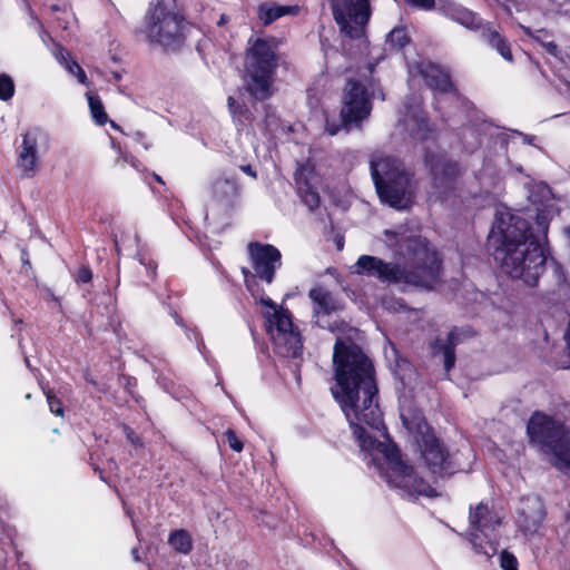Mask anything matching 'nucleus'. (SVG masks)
Returning <instances> with one entry per match:
<instances>
[{
    "label": "nucleus",
    "instance_id": "1",
    "mask_svg": "<svg viewBox=\"0 0 570 570\" xmlns=\"http://www.w3.org/2000/svg\"><path fill=\"white\" fill-rule=\"evenodd\" d=\"M333 368V397L344 413L366 464L404 498L434 497L435 490L403 461L386 433L371 360L351 338L337 337Z\"/></svg>",
    "mask_w": 570,
    "mask_h": 570
},
{
    "label": "nucleus",
    "instance_id": "2",
    "mask_svg": "<svg viewBox=\"0 0 570 570\" xmlns=\"http://www.w3.org/2000/svg\"><path fill=\"white\" fill-rule=\"evenodd\" d=\"M537 224L542 236H534L530 223L520 215L507 209L497 210L494 224L489 233V244L494 248V257L503 273L520 279L528 286H535L544 266L549 263L559 285L566 282L562 266L549 258L548 227L544 212L537 215Z\"/></svg>",
    "mask_w": 570,
    "mask_h": 570
},
{
    "label": "nucleus",
    "instance_id": "3",
    "mask_svg": "<svg viewBox=\"0 0 570 570\" xmlns=\"http://www.w3.org/2000/svg\"><path fill=\"white\" fill-rule=\"evenodd\" d=\"M247 253L254 273L248 275L249 272L243 268L245 283L255 301L261 305L266 331L275 351L282 356L295 358L301 355L303 343L289 312L265 295L255 281L258 278L268 285L273 283L276 271L282 266V253L274 245L259 242H250L247 245Z\"/></svg>",
    "mask_w": 570,
    "mask_h": 570
},
{
    "label": "nucleus",
    "instance_id": "4",
    "mask_svg": "<svg viewBox=\"0 0 570 570\" xmlns=\"http://www.w3.org/2000/svg\"><path fill=\"white\" fill-rule=\"evenodd\" d=\"M406 247L413 262L424 261L426 268H424L423 274L402 269L397 264L386 263L371 255H361L352 267L353 273L375 277L383 283L411 285L426 289L433 288L440 279V262L436 254L431 252L421 238L409 240Z\"/></svg>",
    "mask_w": 570,
    "mask_h": 570
},
{
    "label": "nucleus",
    "instance_id": "5",
    "mask_svg": "<svg viewBox=\"0 0 570 570\" xmlns=\"http://www.w3.org/2000/svg\"><path fill=\"white\" fill-rule=\"evenodd\" d=\"M370 167L381 202L397 210L407 209L416 190L414 171L403 160L383 154L374 155Z\"/></svg>",
    "mask_w": 570,
    "mask_h": 570
},
{
    "label": "nucleus",
    "instance_id": "6",
    "mask_svg": "<svg viewBox=\"0 0 570 570\" xmlns=\"http://www.w3.org/2000/svg\"><path fill=\"white\" fill-rule=\"evenodd\" d=\"M400 415L404 428L412 436L431 473L438 476L453 473L454 469L448 450L435 438L421 411L410 404L402 403Z\"/></svg>",
    "mask_w": 570,
    "mask_h": 570
},
{
    "label": "nucleus",
    "instance_id": "7",
    "mask_svg": "<svg viewBox=\"0 0 570 570\" xmlns=\"http://www.w3.org/2000/svg\"><path fill=\"white\" fill-rule=\"evenodd\" d=\"M527 432L530 441L550 456L553 466L570 475V431L550 416L537 412L530 417Z\"/></svg>",
    "mask_w": 570,
    "mask_h": 570
},
{
    "label": "nucleus",
    "instance_id": "8",
    "mask_svg": "<svg viewBox=\"0 0 570 570\" xmlns=\"http://www.w3.org/2000/svg\"><path fill=\"white\" fill-rule=\"evenodd\" d=\"M278 41L257 38L250 42L246 53V87L257 99L272 95L274 72L279 62Z\"/></svg>",
    "mask_w": 570,
    "mask_h": 570
},
{
    "label": "nucleus",
    "instance_id": "9",
    "mask_svg": "<svg viewBox=\"0 0 570 570\" xmlns=\"http://www.w3.org/2000/svg\"><path fill=\"white\" fill-rule=\"evenodd\" d=\"M503 515L488 502L470 507L466 538L476 553L492 558L499 548Z\"/></svg>",
    "mask_w": 570,
    "mask_h": 570
},
{
    "label": "nucleus",
    "instance_id": "10",
    "mask_svg": "<svg viewBox=\"0 0 570 570\" xmlns=\"http://www.w3.org/2000/svg\"><path fill=\"white\" fill-rule=\"evenodd\" d=\"M374 96V82L365 75L361 79H350L342 96V126L327 125L326 130L334 136L340 129H348L368 117L372 110L371 97Z\"/></svg>",
    "mask_w": 570,
    "mask_h": 570
},
{
    "label": "nucleus",
    "instance_id": "11",
    "mask_svg": "<svg viewBox=\"0 0 570 570\" xmlns=\"http://www.w3.org/2000/svg\"><path fill=\"white\" fill-rule=\"evenodd\" d=\"M142 32L151 42L171 48L181 41L183 19L178 13L168 10L165 3L158 2L148 10Z\"/></svg>",
    "mask_w": 570,
    "mask_h": 570
},
{
    "label": "nucleus",
    "instance_id": "12",
    "mask_svg": "<svg viewBox=\"0 0 570 570\" xmlns=\"http://www.w3.org/2000/svg\"><path fill=\"white\" fill-rule=\"evenodd\" d=\"M330 2L341 32L350 38L362 37L372 14L370 0H330Z\"/></svg>",
    "mask_w": 570,
    "mask_h": 570
},
{
    "label": "nucleus",
    "instance_id": "13",
    "mask_svg": "<svg viewBox=\"0 0 570 570\" xmlns=\"http://www.w3.org/2000/svg\"><path fill=\"white\" fill-rule=\"evenodd\" d=\"M295 180L303 202L311 209L317 207L320 205L317 186L321 178L316 173V165L312 158H308L306 163L298 164L295 173Z\"/></svg>",
    "mask_w": 570,
    "mask_h": 570
},
{
    "label": "nucleus",
    "instance_id": "14",
    "mask_svg": "<svg viewBox=\"0 0 570 570\" xmlns=\"http://www.w3.org/2000/svg\"><path fill=\"white\" fill-rule=\"evenodd\" d=\"M426 166H429L432 175V190L430 197L442 198L445 191L452 187L455 177L459 175L458 164L433 157L425 159Z\"/></svg>",
    "mask_w": 570,
    "mask_h": 570
},
{
    "label": "nucleus",
    "instance_id": "15",
    "mask_svg": "<svg viewBox=\"0 0 570 570\" xmlns=\"http://www.w3.org/2000/svg\"><path fill=\"white\" fill-rule=\"evenodd\" d=\"M308 296L313 303L315 323L322 328L333 331L332 324L327 317L338 308L336 299L323 287L312 288Z\"/></svg>",
    "mask_w": 570,
    "mask_h": 570
},
{
    "label": "nucleus",
    "instance_id": "16",
    "mask_svg": "<svg viewBox=\"0 0 570 570\" xmlns=\"http://www.w3.org/2000/svg\"><path fill=\"white\" fill-rule=\"evenodd\" d=\"M544 518L542 501L537 495H528L522 499L519 525L524 531H534Z\"/></svg>",
    "mask_w": 570,
    "mask_h": 570
},
{
    "label": "nucleus",
    "instance_id": "17",
    "mask_svg": "<svg viewBox=\"0 0 570 570\" xmlns=\"http://www.w3.org/2000/svg\"><path fill=\"white\" fill-rule=\"evenodd\" d=\"M402 127L407 131L404 138L415 140L433 139L434 128L429 124L424 114L414 108L410 110L403 119Z\"/></svg>",
    "mask_w": 570,
    "mask_h": 570
},
{
    "label": "nucleus",
    "instance_id": "18",
    "mask_svg": "<svg viewBox=\"0 0 570 570\" xmlns=\"http://www.w3.org/2000/svg\"><path fill=\"white\" fill-rule=\"evenodd\" d=\"M213 197L225 207H234L240 196V186L234 178H217L212 185Z\"/></svg>",
    "mask_w": 570,
    "mask_h": 570
},
{
    "label": "nucleus",
    "instance_id": "19",
    "mask_svg": "<svg viewBox=\"0 0 570 570\" xmlns=\"http://www.w3.org/2000/svg\"><path fill=\"white\" fill-rule=\"evenodd\" d=\"M421 73L431 88L441 92H450L453 90V83L449 73L441 67L429 63L421 69Z\"/></svg>",
    "mask_w": 570,
    "mask_h": 570
},
{
    "label": "nucleus",
    "instance_id": "20",
    "mask_svg": "<svg viewBox=\"0 0 570 570\" xmlns=\"http://www.w3.org/2000/svg\"><path fill=\"white\" fill-rule=\"evenodd\" d=\"M36 145H20L17 151V168L24 177H32L39 165V155Z\"/></svg>",
    "mask_w": 570,
    "mask_h": 570
},
{
    "label": "nucleus",
    "instance_id": "21",
    "mask_svg": "<svg viewBox=\"0 0 570 570\" xmlns=\"http://www.w3.org/2000/svg\"><path fill=\"white\" fill-rule=\"evenodd\" d=\"M298 12L297 6H281L276 3H264L258 7V17L264 24H269L284 16H294Z\"/></svg>",
    "mask_w": 570,
    "mask_h": 570
},
{
    "label": "nucleus",
    "instance_id": "22",
    "mask_svg": "<svg viewBox=\"0 0 570 570\" xmlns=\"http://www.w3.org/2000/svg\"><path fill=\"white\" fill-rule=\"evenodd\" d=\"M442 10L445 16L455 20L466 28H476L478 22L473 12L469 11L465 8H462L453 2H448L442 7Z\"/></svg>",
    "mask_w": 570,
    "mask_h": 570
},
{
    "label": "nucleus",
    "instance_id": "23",
    "mask_svg": "<svg viewBox=\"0 0 570 570\" xmlns=\"http://www.w3.org/2000/svg\"><path fill=\"white\" fill-rule=\"evenodd\" d=\"M168 543L175 551L187 554L193 549V540L188 531L184 529L171 531L168 537Z\"/></svg>",
    "mask_w": 570,
    "mask_h": 570
},
{
    "label": "nucleus",
    "instance_id": "24",
    "mask_svg": "<svg viewBox=\"0 0 570 570\" xmlns=\"http://www.w3.org/2000/svg\"><path fill=\"white\" fill-rule=\"evenodd\" d=\"M488 136H489V139H492L497 142H509L511 140L512 141L528 140L527 136L520 131L500 128V127H495V126H490L488 128Z\"/></svg>",
    "mask_w": 570,
    "mask_h": 570
},
{
    "label": "nucleus",
    "instance_id": "25",
    "mask_svg": "<svg viewBox=\"0 0 570 570\" xmlns=\"http://www.w3.org/2000/svg\"><path fill=\"white\" fill-rule=\"evenodd\" d=\"M485 35L489 43L502 56L503 59L511 62L513 58L505 39L502 38L497 30L492 29H489Z\"/></svg>",
    "mask_w": 570,
    "mask_h": 570
},
{
    "label": "nucleus",
    "instance_id": "26",
    "mask_svg": "<svg viewBox=\"0 0 570 570\" xmlns=\"http://www.w3.org/2000/svg\"><path fill=\"white\" fill-rule=\"evenodd\" d=\"M415 238H420V236H415ZM411 239H414V237H410V238L404 239V244L402 245V247L405 248V252L401 250V254H404V256L406 258L407 266L406 267H401V268L402 269H406V271H414L417 274H423L424 268H426V265L424 264V261L421 259L419 262L417 261L413 262L411 254H409L406 245L409 244V240H411ZM421 239H422V237H421ZM423 240L426 243L428 248L431 252L435 253L436 256H439V254L430 246V244L426 242V239L423 238ZM438 258H440V257H438ZM439 262L441 263V259H439Z\"/></svg>",
    "mask_w": 570,
    "mask_h": 570
},
{
    "label": "nucleus",
    "instance_id": "27",
    "mask_svg": "<svg viewBox=\"0 0 570 570\" xmlns=\"http://www.w3.org/2000/svg\"><path fill=\"white\" fill-rule=\"evenodd\" d=\"M458 336L459 332L456 330L450 332L448 335V344L442 347L444 368L446 372H449L455 363L454 346L458 343Z\"/></svg>",
    "mask_w": 570,
    "mask_h": 570
},
{
    "label": "nucleus",
    "instance_id": "28",
    "mask_svg": "<svg viewBox=\"0 0 570 570\" xmlns=\"http://www.w3.org/2000/svg\"><path fill=\"white\" fill-rule=\"evenodd\" d=\"M87 99L92 118L98 125H104L108 120V116L105 112L101 100L92 94H87Z\"/></svg>",
    "mask_w": 570,
    "mask_h": 570
},
{
    "label": "nucleus",
    "instance_id": "29",
    "mask_svg": "<svg viewBox=\"0 0 570 570\" xmlns=\"http://www.w3.org/2000/svg\"><path fill=\"white\" fill-rule=\"evenodd\" d=\"M409 36L403 28H394L386 37V45L391 50H400L409 43Z\"/></svg>",
    "mask_w": 570,
    "mask_h": 570
},
{
    "label": "nucleus",
    "instance_id": "30",
    "mask_svg": "<svg viewBox=\"0 0 570 570\" xmlns=\"http://www.w3.org/2000/svg\"><path fill=\"white\" fill-rule=\"evenodd\" d=\"M228 108L237 126L242 125L244 120H249L248 111L233 97H228Z\"/></svg>",
    "mask_w": 570,
    "mask_h": 570
},
{
    "label": "nucleus",
    "instance_id": "31",
    "mask_svg": "<svg viewBox=\"0 0 570 570\" xmlns=\"http://www.w3.org/2000/svg\"><path fill=\"white\" fill-rule=\"evenodd\" d=\"M14 95V82L7 73L0 75V100L8 101Z\"/></svg>",
    "mask_w": 570,
    "mask_h": 570
},
{
    "label": "nucleus",
    "instance_id": "32",
    "mask_svg": "<svg viewBox=\"0 0 570 570\" xmlns=\"http://www.w3.org/2000/svg\"><path fill=\"white\" fill-rule=\"evenodd\" d=\"M563 341L566 347L560 358L556 362V365L560 368H568L570 366V320L563 334Z\"/></svg>",
    "mask_w": 570,
    "mask_h": 570
},
{
    "label": "nucleus",
    "instance_id": "33",
    "mask_svg": "<svg viewBox=\"0 0 570 570\" xmlns=\"http://www.w3.org/2000/svg\"><path fill=\"white\" fill-rule=\"evenodd\" d=\"M135 257L146 267L147 274L153 278L156 274V264L140 248H137Z\"/></svg>",
    "mask_w": 570,
    "mask_h": 570
},
{
    "label": "nucleus",
    "instance_id": "34",
    "mask_svg": "<svg viewBox=\"0 0 570 570\" xmlns=\"http://www.w3.org/2000/svg\"><path fill=\"white\" fill-rule=\"evenodd\" d=\"M500 567L503 570H518V560L512 553L502 551L500 554Z\"/></svg>",
    "mask_w": 570,
    "mask_h": 570
},
{
    "label": "nucleus",
    "instance_id": "35",
    "mask_svg": "<svg viewBox=\"0 0 570 570\" xmlns=\"http://www.w3.org/2000/svg\"><path fill=\"white\" fill-rule=\"evenodd\" d=\"M46 396L50 412L58 416H63V407L60 400H58L50 391L46 392Z\"/></svg>",
    "mask_w": 570,
    "mask_h": 570
},
{
    "label": "nucleus",
    "instance_id": "36",
    "mask_svg": "<svg viewBox=\"0 0 570 570\" xmlns=\"http://www.w3.org/2000/svg\"><path fill=\"white\" fill-rule=\"evenodd\" d=\"M225 435H226V440L228 442V445L232 450H234L235 452H240L244 448L243 445V442L238 439V436L236 435V433L233 431V430H227L225 432Z\"/></svg>",
    "mask_w": 570,
    "mask_h": 570
},
{
    "label": "nucleus",
    "instance_id": "37",
    "mask_svg": "<svg viewBox=\"0 0 570 570\" xmlns=\"http://www.w3.org/2000/svg\"><path fill=\"white\" fill-rule=\"evenodd\" d=\"M55 57L58 60V62L62 66L66 65V61H70V53L63 49L62 47H57L55 50Z\"/></svg>",
    "mask_w": 570,
    "mask_h": 570
},
{
    "label": "nucleus",
    "instance_id": "38",
    "mask_svg": "<svg viewBox=\"0 0 570 570\" xmlns=\"http://www.w3.org/2000/svg\"><path fill=\"white\" fill-rule=\"evenodd\" d=\"M92 278V273L88 267H81L78 273L76 281L80 283H88Z\"/></svg>",
    "mask_w": 570,
    "mask_h": 570
},
{
    "label": "nucleus",
    "instance_id": "39",
    "mask_svg": "<svg viewBox=\"0 0 570 570\" xmlns=\"http://www.w3.org/2000/svg\"><path fill=\"white\" fill-rule=\"evenodd\" d=\"M8 546L14 552L18 570H28L29 569L28 564L26 562L21 561V554L16 550V547L13 546V542L11 540L8 543Z\"/></svg>",
    "mask_w": 570,
    "mask_h": 570
},
{
    "label": "nucleus",
    "instance_id": "40",
    "mask_svg": "<svg viewBox=\"0 0 570 570\" xmlns=\"http://www.w3.org/2000/svg\"><path fill=\"white\" fill-rule=\"evenodd\" d=\"M78 79V81L85 86H88L89 82H88V78L83 71V69L81 67H79V69H77L76 71V75H75Z\"/></svg>",
    "mask_w": 570,
    "mask_h": 570
},
{
    "label": "nucleus",
    "instance_id": "41",
    "mask_svg": "<svg viewBox=\"0 0 570 570\" xmlns=\"http://www.w3.org/2000/svg\"><path fill=\"white\" fill-rule=\"evenodd\" d=\"M66 68V70L71 73V75H76V71L77 69H79V65L73 61V60H70V61H66V65L63 66Z\"/></svg>",
    "mask_w": 570,
    "mask_h": 570
},
{
    "label": "nucleus",
    "instance_id": "42",
    "mask_svg": "<svg viewBox=\"0 0 570 570\" xmlns=\"http://www.w3.org/2000/svg\"><path fill=\"white\" fill-rule=\"evenodd\" d=\"M239 169L247 174L248 176L256 178V171L252 168L250 165L240 164L238 165Z\"/></svg>",
    "mask_w": 570,
    "mask_h": 570
},
{
    "label": "nucleus",
    "instance_id": "43",
    "mask_svg": "<svg viewBox=\"0 0 570 570\" xmlns=\"http://www.w3.org/2000/svg\"><path fill=\"white\" fill-rule=\"evenodd\" d=\"M127 439L135 445H141L138 436L135 435L134 431L126 429Z\"/></svg>",
    "mask_w": 570,
    "mask_h": 570
},
{
    "label": "nucleus",
    "instance_id": "44",
    "mask_svg": "<svg viewBox=\"0 0 570 570\" xmlns=\"http://www.w3.org/2000/svg\"><path fill=\"white\" fill-rule=\"evenodd\" d=\"M116 247L118 252L127 249L126 240L124 238H121L120 240H116Z\"/></svg>",
    "mask_w": 570,
    "mask_h": 570
},
{
    "label": "nucleus",
    "instance_id": "45",
    "mask_svg": "<svg viewBox=\"0 0 570 570\" xmlns=\"http://www.w3.org/2000/svg\"><path fill=\"white\" fill-rule=\"evenodd\" d=\"M539 188H540V190L542 191L543 195L550 194L549 187L547 185L540 184Z\"/></svg>",
    "mask_w": 570,
    "mask_h": 570
},
{
    "label": "nucleus",
    "instance_id": "46",
    "mask_svg": "<svg viewBox=\"0 0 570 570\" xmlns=\"http://www.w3.org/2000/svg\"><path fill=\"white\" fill-rule=\"evenodd\" d=\"M226 22H227V17H226L225 14H222V16H220V18H219V20H218V22H217V24H218V26H223V24H225Z\"/></svg>",
    "mask_w": 570,
    "mask_h": 570
},
{
    "label": "nucleus",
    "instance_id": "47",
    "mask_svg": "<svg viewBox=\"0 0 570 570\" xmlns=\"http://www.w3.org/2000/svg\"><path fill=\"white\" fill-rule=\"evenodd\" d=\"M125 161L130 163L131 166L137 167L134 157L128 158L127 156L124 157Z\"/></svg>",
    "mask_w": 570,
    "mask_h": 570
},
{
    "label": "nucleus",
    "instance_id": "48",
    "mask_svg": "<svg viewBox=\"0 0 570 570\" xmlns=\"http://www.w3.org/2000/svg\"><path fill=\"white\" fill-rule=\"evenodd\" d=\"M132 556H134V559H135L136 561H139V556H138V550H137V549H134V550H132Z\"/></svg>",
    "mask_w": 570,
    "mask_h": 570
},
{
    "label": "nucleus",
    "instance_id": "49",
    "mask_svg": "<svg viewBox=\"0 0 570 570\" xmlns=\"http://www.w3.org/2000/svg\"><path fill=\"white\" fill-rule=\"evenodd\" d=\"M385 235L386 237H390V236H395V233L391 232V230H385Z\"/></svg>",
    "mask_w": 570,
    "mask_h": 570
},
{
    "label": "nucleus",
    "instance_id": "50",
    "mask_svg": "<svg viewBox=\"0 0 570 570\" xmlns=\"http://www.w3.org/2000/svg\"><path fill=\"white\" fill-rule=\"evenodd\" d=\"M115 147H117V150L120 155H122V150H121V145H114Z\"/></svg>",
    "mask_w": 570,
    "mask_h": 570
},
{
    "label": "nucleus",
    "instance_id": "51",
    "mask_svg": "<svg viewBox=\"0 0 570 570\" xmlns=\"http://www.w3.org/2000/svg\"><path fill=\"white\" fill-rule=\"evenodd\" d=\"M51 10H52V11H58V10H59V7H58V6H56V4H53V6H51Z\"/></svg>",
    "mask_w": 570,
    "mask_h": 570
},
{
    "label": "nucleus",
    "instance_id": "52",
    "mask_svg": "<svg viewBox=\"0 0 570 570\" xmlns=\"http://www.w3.org/2000/svg\"><path fill=\"white\" fill-rule=\"evenodd\" d=\"M372 70H373V65H368V67H367V71H368V73H371V72H372Z\"/></svg>",
    "mask_w": 570,
    "mask_h": 570
},
{
    "label": "nucleus",
    "instance_id": "53",
    "mask_svg": "<svg viewBox=\"0 0 570 570\" xmlns=\"http://www.w3.org/2000/svg\"><path fill=\"white\" fill-rule=\"evenodd\" d=\"M155 179L163 184V180H161V178L159 176L155 175Z\"/></svg>",
    "mask_w": 570,
    "mask_h": 570
},
{
    "label": "nucleus",
    "instance_id": "54",
    "mask_svg": "<svg viewBox=\"0 0 570 570\" xmlns=\"http://www.w3.org/2000/svg\"><path fill=\"white\" fill-rule=\"evenodd\" d=\"M28 139H29V137H28V135H26V137L23 138V141H22V142H23V144H27V142H28Z\"/></svg>",
    "mask_w": 570,
    "mask_h": 570
},
{
    "label": "nucleus",
    "instance_id": "55",
    "mask_svg": "<svg viewBox=\"0 0 570 570\" xmlns=\"http://www.w3.org/2000/svg\"><path fill=\"white\" fill-rule=\"evenodd\" d=\"M568 236L570 237V227L566 230Z\"/></svg>",
    "mask_w": 570,
    "mask_h": 570
},
{
    "label": "nucleus",
    "instance_id": "56",
    "mask_svg": "<svg viewBox=\"0 0 570 570\" xmlns=\"http://www.w3.org/2000/svg\"><path fill=\"white\" fill-rule=\"evenodd\" d=\"M569 570H570V568H569Z\"/></svg>",
    "mask_w": 570,
    "mask_h": 570
}]
</instances>
